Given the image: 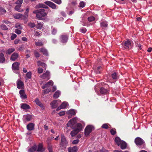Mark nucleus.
Here are the masks:
<instances>
[{"label":"nucleus","instance_id":"nucleus-1","mask_svg":"<svg viewBox=\"0 0 152 152\" xmlns=\"http://www.w3.org/2000/svg\"><path fill=\"white\" fill-rule=\"evenodd\" d=\"M77 118L75 117L70 120L67 124L66 129L68 130H69V127L72 129H75L78 132H79L82 128V126L81 124H76Z\"/></svg>","mask_w":152,"mask_h":152},{"label":"nucleus","instance_id":"nucleus-2","mask_svg":"<svg viewBox=\"0 0 152 152\" xmlns=\"http://www.w3.org/2000/svg\"><path fill=\"white\" fill-rule=\"evenodd\" d=\"M45 10L44 9L37 10L33 11V13L36 14V17L39 20H42V17L46 16L48 13L45 12Z\"/></svg>","mask_w":152,"mask_h":152},{"label":"nucleus","instance_id":"nucleus-3","mask_svg":"<svg viewBox=\"0 0 152 152\" xmlns=\"http://www.w3.org/2000/svg\"><path fill=\"white\" fill-rule=\"evenodd\" d=\"M134 142L136 145L139 148H143L145 147V143L144 141L141 138L137 137L135 140Z\"/></svg>","mask_w":152,"mask_h":152},{"label":"nucleus","instance_id":"nucleus-4","mask_svg":"<svg viewBox=\"0 0 152 152\" xmlns=\"http://www.w3.org/2000/svg\"><path fill=\"white\" fill-rule=\"evenodd\" d=\"M61 103V101L59 99L54 100L52 101L50 103L51 108L53 109L56 108Z\"/></svg>","mask_w":152,"mask_h":152},{"label":"nucleus","instance_id":"nucleus-5","mask_svg":"<svg viewBox=\"0 0 152 152\" xmlns=\"http://www.w3.org/2000/svg\"><path fill=\"white\" fill-rule=\"evenodd\" d=\"M68 144V142L66 140L64 134L61 135V138L60 145L61 147L63 148H66Z\"/></svg>","mask_w":152,"mask_h":152},{"label":"nucleus","instance_id":"nucleus-6","mask_svg":"<svg viewBox=\"0 0 152 152\" xmlns=\"http://www.w3.org/2000/svg\"><path fill=\"white\" fill-rule=\"evenodd\" d=\"M40 77L41 78L44 80H49L50 78V72L48 71H47L42 75H41Z\"/></svg>","mask_w":152,"mask_h":152},{"label":"nucleus","instance_id":"nucleus-7","mask_svg":"<svg viewBox=\"0 0 152 152\" xmlns=\"http://www.w3.org/2000/svg\"><path fill=\"white\" fill-rule=\"evenodd\" d=\"M93 126L89 125L86 127L85 129V134L86 136H88L91 132Z\"/></svg>","mask_w":152,"mask_h":152},{"label":"nucleus","instance_id":"nucleus-8","mask_svg":"<svg viewBox=\"0 0 152 152\" xmlns=\"http://www.w3.org/2000/svg\"><path fill=\"white\" fill-rule=\"evenodd\" d=\"M44 3L47 5L49 6L52 9H56V5L54 3L50 1H47L45 2Z\"/></svg>","mask_w":152,"mask_h":152},{"label":"nucleus","instance_id":"nucleus-9","mask_svg":"<svg viewBox=\"0 0 152 152\" xmlns=\"http://www.w3.org/2000/svg\"><path fill=\"white\" fill-rule=\"evenodd\" d=\"M68 39V37L67 35H63L60 37V40L62 43H65L67 42Z\"/></svg>","mask_w":152,"mask_h":152},{"label":"nucleus","instance_id":"nucleus-10","mask_svg":"<svg viewBox=\"0 0 152 152\" xmlns=\"http://www.w3.org/2000/svg\"><path fill=\"white\" fill-rule=\"evenodd\" d=\"M123 46L124 48L126 49L131 48L132 47V44L130 41L129 40L125 42Z\"/></svg>","mask_w":152,"mask_h":152},{"label":"nucleus","instance_id":"nucleus-11","mask_svg":"<svg viewBox=\"0 0 152 152\" xmlns=\"http://www.w3.org/2000/svg\"><path fill=\"white\" fill-rule=\"evenodd\" d=\"M20 63L18 62H14L12 65V69L14 71L18 70L19 69Z\"/></svg>","mask_w":152,"mask_h":152},{"label":"nucleus","instance_id":"nucleus-12","mask_svg":"<svg viewBox=\"0 0 152 152\" xmlns=\"http://www.w3.org/2000/svg\"><path fill=\"white\" fill-rule=\"evenodd\" d=\"M17 87L18 89H20L23 88L24 83L23 82L20 80L18 79L17 82Z\"/></svg>","mask_w":152,"mask_h":152},{"label":"nucleus","instance_id":"nucleus-13","mask_svg":"<svg viewBox=\"0 0 152 152\" xmlns=\"http://www.w3.org/2000/svg\"><path fill=\"white\" fill-rule=\"evenodd\" d=\"M19 94L20 98L22 99H25L27 98V96L25 94L24 90H20L19 91Z\"/></svg>","mask_w":152,"mask_h":152},{"label":"nucleus","instance_id":"nucleus-14","mask_svg":"<svg viewBox=\"0 0 152 152\" xmlns=\"http://www.w3.org/2000/svg\"><path fill=\"white\" fill-rule=\"evenodd\" d=\"M34 124L32 123H30L27 125V129L28 131H32L34 129Z\"/></svg>","mask_w":152,"mask_h":152},{"label":"nucleus","instance_id":"nucleus-15","mask_svg":"<svg viewBox=\"0 0 152 152\" xmlns=\"http://www.w3.org/2000/svg\"><path fill=\"white\" fill-rule=\"evenodd\" d=\"M53 81L52 80H50L47 83L44 85L42 87V88L43 89H45L47 87H48L50 86H53Z\"/></svg>","mask_w":152,"mask_h":152},{"label":"nucleus","instance_id":"nucleus-16","mask_svg":"<svg viewBox=\"0 0 152 152\" xmlns=\"http://www.w3.org/2000/svg\"><path fill=\"white\" fill-rule=\"evenodd\" d=\"M18 56L19 55L18 53H14L11 56L10 59L13 61H15L17 59Z\"/></svg>","mask_w":152,"mask_h":152},{"label":"nucleus","instance_id":"nucleus-17","mask_svg":"<svg viewBox=\"0 0 152 152\" xmlns=\"http://www.w3.org/2000/svg\"><path fill=\"white\" fill-rule=\"evenodd\" d=\"M20 108L23 110H27L30 109V106L26 103L22 104L20 106Z\"/></svg>","mask_w":152,"mask_h":152},{"label":"nucleus","instance_id":"nucleus-18","mask_svg":"<svg viewBox=\"0 0 152 152\" xmlns=\"http://www.w3.org/2000/svg\"><path fill=\"white\" fill-rule=\"evenodd\" d=\"M77 148L76 146L72 147H69L68 148V152H77Z\"/></svg>","mask_w":152,"mask_h":152},{"label":"nucleus","instance_id":"nucleus-19","mask_svg":"<svg viewBox=\"0 0 152 152\" xmlns=\"http://www.w3.org/2000/svg\"><path fill=\"white\" fill-rule=\"evenodd\" d=\"M45 150V149L43 147V145L42 143L39 144L38 146L37 151L43 152Z\"/></svg>","mask_w":152,"mask_h":152},{"label":"nucleus","instance_id":"nucleus-20","mask_svg":"<svg viewBox=\"0 0 152 152\" xmlns=\"http://www.w3.org/2000/svg\"><path fill=\"white\" fill-rule=\"evenodd\" d=\"M35 8L36 9H39L40 8H43L47 9L48 7L47 6L43 4L39 3L36 6Z\"/></svg>","mask_w":152,"mask_h":152},{"label":"nucleus","instance_id":"nucleus-21","mask_svg":"<svg viewBox=\"0 0 152 152\" xmlns=\"http://www.w3.org/2000/svg\"><path fill=\"white\" fill-rule=\"evenodd\" d=\"M5 61V58L4 54L2 53H0V63L3 64Z\"/></svg>","mask_w":152,"mask_h":152},{"label":"nucleus","instance_id":"nucleus-22","mask_svg":"<svg viewBox=\"0 0 152 152\" xmlns=\"http://www.w3.org/2000/svg\"><path fill=\"white\" fill-rule=\"evenodd\" d=\"M37 65L39 66H44L45 67V69H46V65L43 62H42L40 61H37Z\"/></svg>","mask_w":152,"mask_h":152},{"label":"nucleus","instance_id":"nucleus-23","mask_svg":"<svg viewBox=\"0 0 152 152\" xmlns=\"http://www.w3.org/2000/svg\"><path fill=\"white\" fill-rule=\"evenodd\" d=\"M40 52L42 53L44 55L46 56H48L47 50L45 48H41L40 49Z\"/></svg>","mask_w":152,"mask_h":152},{"label":"nucleus","instance_id":"nucleus-24","mask_svg":"<svg viewBox=\"0 0 152 152\" xmlns=\"http://www.w3.org/2000/svg\"><path fill=\"white\" fill-rule=\"evenodd\" d=\"M115 142L116 144L118 145H120L122 140H121L119 137H116L115 140Z\"/></svg>","mask_w":152,"mask_h":152},{"label":"nucleus","instance_id":"nucleus-25","mask_svg":"<svg viewBox=\"0 0 152 152\" xmlns=\"http://www.w3.org/2000/svg\"><path fill=\"white\" fill-rule=\"evenodd\" d=\"M121 148L122 149H126L127 147V144L124 141H122L121 145Z\"/></svg>","mask_w":152,"mask_h":152},{"label":"nucleus","instance_id":"nucleus-26","mask_svg":"<svg viewBox=\"0 0 152 152\" xmlns=\"http://www.w3.org/2000/svg\"><path fill=\"white\" fill-rule=\"evenodd\" d=\"M61 93L59 91H56L53 95V97L54 98L57 99L58 98L61 94Z\"/></svg>","mask_w":152,"mask_h":152},{"label":"nucleus","instance_id":"nucleus-27","mask_svg":"<svg viewBox=\"0 0 152 152\" xmlns=\"http://www.w3.org/2000/svg\"><path fill=\"white\" fill-rule=\"evenodd\" d=\"M100 25L103 29H105L107 26V22L105 21L102 22L100 23Z\"/></svg>","mask_w":152,"mask_h":152},{"label":"nucleus","instance_id":"nucleus-28","mask_svg":"<svg viewBox=\"0 0 152 152\" xmlns=\"http://www.w3.org/2000/svg\"><path fill=\"white\" fill-rule=\"evenodd\" d=\"M68 114L72 115H75L76 114V112L75 110L71 109L69 110L67 112Z\"/></svg>","mask_w":152,"mask_h":152},{"label":"nucleus","instance_id":"nucleus-29","mask_svg":"<svg viewBox=\"0 0 152 152\" xmlns=\"http://www.w3.org/2000/svg\"><path fill=\"white\" fill-rule=\"evenodd\" d=\"M111 77L112 79L114 80H117L118 78V76L115 72H114L111 75Z\"/></svg>","mask_w":152,"mask_h":152},{"label":"nucleus","instance_id":"nucleus-30","mask_svg":"<svg viewBox=\"0 0 152 152\" xmlns=\"http://www.w3.org/2000/svg\"><path fill=\"white\" fill-rule=\"evenodd\" d=\"M100 92L101 94H105L108 93V91L105 88L102 87L100 90Z\"/></svg>","mask_w":152,"mask_h":152},{"label":"nucleus","instance_id":"nucleus-31","mask_svg":"<svg viewBox=\"0 0 152 152\" xmlns=\"http://www.w3.org/2000/svg\"><path fill=\"white\" fill-rule=\"evenodd\" d=\"M21 5H17L15 7V10L18 12H21L23 11V10L20 8Z\"/></svg>","mask_w":152,"mask_h":152},{"label":"nucleus","instance_id":"nucleus-32","mask_svg":"<svg viewBox=\"0 0 152 152\" xmlns=\"http://www.w3.org/2000/svg\"><path fill=\"white\" fill-rule=\"evenodd\" d=\"M37 148V146L36 145H34L28 149V152H34Z\"/></svg>","mask_w":152,"mask_h":152},{"label":"nucleus","instance_id":"nucleus-33","mask_svg":"<svg viewBox=\"0 0 152 152\" xmlns=\"http://www.w3.org/2000/svg\"><path fill=\"white\" fill-rule=\"evenodd\" d=\"M74 130L72 131L70 133V135L72 137H74L75 136V135L78 132H78L76 129H74Z\"/></svg>","mask_w":152,"mask_h":152},{"label":"nucleus","instance_id":"nucleus-34","mask_svg":"<svg viewBox=\"0 0 152 152\" xmlns=\"http://www.w3.org/2000/svg\"><path fill=\"white\" fill-rule=\"evenodd\" d=\"M50 140V139L49 138H48L47 141L48 144V150L52 149V145L50 142L49 141Z\"/></svg>","mask_w":152,"mask_h":152},{"label":"nucleus","instance_id":"nucleus-35","mask_svg":"<svg viewBox=\"0 0 152 152\" xmlns=\"http://www.w3.org/2000/svg\"><path fill=\"white\" fill-rule=\"evenodd\" d=\"M66 12L68 15H71L74 12V10L73 9L71 10L68 9L67 10H66Z\"/></svg>","mask_w":152,"mask_h":152},{"label":"nucleus","instance_id":"nucleus-36","mask_svg":"<svg viewBox=\"0 0 152 152\" xmlns=\"http://www.w3.org/2000/svg\"><path fill=\"white\" fill-rule=\"evenodd\" d=\"M32 73L31 72H29L26 74V79L27 80L28 79H30L31 77Z\"/></svg>","mask_w":152,"mask_h":152},{"label":"nucleus","instance_id":"nucleus-37","mask_svg":"<svg viewBox=\"0 0 152 152\" xmlns=\"http://www.w3.org/2000/svg\"><path fill=\"white\" fill-rule=\"evenodd\" d=\"M43 26V23L40 22L38 23L36 27L38 29H42Z\"/></svg>","mask_w":152,"mask_h":152},{"label":"nucleus","instance_id":"nucleus-38","mask_svg":"<svg viewBox=\"0 0 152 152\" xmlns=\"http://www.w3.org/2000/svg\"><path fill=\"white\" fill-rule=\"evenodd\" d=\"M68 103L67 102H64L60 105L62 109H64L65 108L67 105Z\"/></svg>","mask_w":152,"mask_h":152},{"label":"nucleus","instance_id":"nucleus-39","mask_svg":"<svg viewBox=\"0 0 152 152\" xmlns=\"http://www.w3.org/2000/svg\"><path fill=\"white\" fill-rule=\"evenodd\" d=\"M15 50V49L13 48H9L7 51L6 53L8 54H10L13 52Z\"/></svg>","mask_w":152,"mask_h":152},{"label":"nucleus","instance_id":"nucleus-40","mask_svg":"<svg viewBox=\"0 0 152 152\" xmlns=\"http://www.w3.org/2000/svg\"><path fill=\"white\" fill-rule=\"evenodd\" d=\"M21 14L20 13L16 14L14 15V17L16 19H20Z\"/></svg>","mask_w":152,"mask_h":152},{"label":"nucleus","instance_id":"nucleus-41","mask_svg":"<svg viewBox=\"0 0 152 152\" xmlns=\"http://www.w3.org/2000/svg\"><path fill=\"white\" fill-rule=\"evenodd\" d=\"M6 12V10L4 8L0 6V15L4 14Z\"/></svg>","mask_w":152,"mask_h":152},{"label":"nucleus","instance_id":"nucleus-42","mask_svg":"<svg viewBox=\"0 0 152 152\" xmlns=\"http://www.w3.org/2000/svg\"><path fill=\"white\" fill-rule=\"evenodd\" d=\"M35 45L37 46H41L43 45L42 42L39 40L37 42H35Z\"/></svg>","mask_w":152,"mask_h":152},{"label":"nucleus","instance_id":"nucleus-43","mask_svg":"<svg viewBox=\"0 0 152 152\" xmlns=\"http://www.w3.org/2000/svg\"><path fill=\"white\" fill-rule=\"evenodd\" d=\"M25 119L27 121H30L32 118L31 116L30 115H27L25 116Z\"/></svg>","mask_w":152,"mask_h":152},{"label":"nucleus","instance_id":"nucleus-44","mask_svg":"<svg viewBox=\"0 0 152 152\" xmlns=\"http://www.w3.org/2000/svg\"><path fill=\"white\" fill-rule=\"evenodd\" d=\"M15 27L18 29H22V27L21 25L19 23H17L15 25Z\"/></svg>","mask_w":152,"mask_h":152},{"label":"nucleus","instance_id":"nucleus-45","mask_svg":"<svg viewBox=\"0 0 152 152\" xmlns=\"http://www.w3.org/2000/svg\"><path fill=\"white\" fill-rule=\"evenodd\" d=\"M51 91V89L50 88H48L43 91V93L45 94H47Z\"/></svg>","mask_w":152,"mask_h":152},{"label":"nucleus","instance_id":"nucleus-46","mask_svg":"<svg viewBox=\"0 0 152 152\" xmlns=\"http://www.w3.org/2000/svg\"><path fill=\"white\" fill-rule=\"evenodd\" d=\"M85 6V3L83 1H81L79 3V6L82 8L84 7Z\"/></svg>","mask_w":152,"mask_h":152},{"label":"nucleus","instance_id":"nucleus-47","mask_svg":"<svg viewBox=\"0 0 152 152\" xmlns=\"http://www.w3.org/2000/svg\"><path fill=\"white\" fill-rule=\"evenodd\" d=\"M34 102L38 106H39L40 104L42 103L39 100V99L38 98L36 99H35Z\"/></svg>","mask_w":152,"mask_h":152},{"label":"nucleus","instance_id":"nucleus-48","mask_svg":"<svg viewBox=\"0 0 152 152\" xmlns=\"http://www.w3.org/2000/svg\"><path fill=\"white\" fill-rule=\"evenodd\" d=\"M87 31L86 29L85 28H82L80 29V31L83 33H85Z\"/></svg>","mask_w":152,"mask_h":152},{"label":"nucleus","instance_id":"nucleus-49","mask_svg":"<svg viewBox=\"0 0 152 152\" xmlns=\"http://www.w3.org/2000/svg\"><path fill=\"white\" fill-rule=\"evenodd\" d=\"M23 1V0H18L17 1L15 2V4L21 5Z\"/></svg>","mask_w":152,"mask_h":152},{"label":"nucleus","instance_id":"nucleus-50","mask_svg":"<svg viewBox=\"0 0 152 152\" xmlns=\"http://www.w3.org/2000/svg\"><path fill=\"white\" fill-rule=\"evenodd\" d=\"M21 17H20V19H21L24 20H26L27 19L28 17H27V16H26L25 15L21 14Z\"/></svg>","mask_w":152,"mask_h":152},{"label":"nucleus","instance_id":"nucleus-51","mask_svg":"<svg viewBox=\"0 0 152 152\" xmlns=\"http://www.w3.org/2000/svg\"><path fill=\"white\" fill-rule=\"evenodd\" d=\"M51 1L58 4H60L61 3V0H51Z\"/></svg>","mask_w":152,"mask_h":152},{"label":"nucleus","instance_id":"nucleus-52","mask_svg":"<svg viewBox=\"0 0 152 152\" xmlns=\"http://www.w3.org/2000/svg\"><path fill=\"white\" fill-rule=\"evenodd\" d=\"M28 26L31 28H33L35 26V25L34 23L30 22L28 24Z\"/></svg>","mask_w":152,"mask_h":152},{"label":"nucleus","instance_id":"nucleus-53","mask_svg":"<svg viewBox=\"0 0 152 152\" xmlns=\"http://www.w3.org/2000/svg\"><path fill=\"white\" fill-rule=\"evenodd\" d=\"M37 71L39 73L41 74L43 72V71H44V69L42 68L39 67L38 68Z\"/></svg>","mask_w":152,"mask_h":152},{"label":"nucleus","instance_id":"nucleus-54","mask_svg":"<svg viewBox=\"0 0 152 152\" xmlns=\"http://www.w3.org/2000/svg\"><path fill=\"white\" fill-rule=\"evenodd\" d=\"M88 19L89 21H93L94 20L95 18L94 17L91 16L89 17L88 18Z\"/></svg>","mask_w":152,"mask_h":152},{"label":"nucleus","instance_id":"nucleus-55","mask_svg":"<svg viewBox=\"0 0 152 152\" xmlns=\"http://www.w3.org/2000/svg\"><path fill=\"white\" fill-rule=\"evenodd\" d=\"M102 128L107 129L108 128V126L107 124H103L102 126Z\"/></svg>","mask_w":152,"mask_h":152},{"label":"nucleus","instance_id":"nucleus-56","mask_svg":"<svg viewBox=\"0 0 152 152\" xmlns=\"http://www.w3.org/2000/svg\"><path fill=\"white\" fill-rule=\"evenodd\" d=\"M34 54L36 58L39 57L40 56V54L39 53L36 51H34Z\"/></svg>","mask_w":152,"mask_h":152},{"label":"nucleus","instance_id":"nucleus-57","mask_svg":"<svg viewBox=\"0 0 152 152\" xmlns=\"http://www.w3.org/2000/svg\"><path fill=\"white\" fill-rule=\"evenodd\" d=\"M79 142L78 139H77L76 140H74L72 141V143L74 145H75L77 144Z\"/></svg>","mask_w":152,"mask_h":152},{"label":"nucleus","instance_id":"nucleus-58","mask_svg":"<svg viewBox=\"0 0 152 152\" xmlns=\"http://www.w3.org/2000/svg\"><path fill=\"white\" fill-rule=\"evenodd\" d=\"M15 32L17 34H19L21 33V31L18 29L15 30Z\"/></svg>","mask_w":152,"mask_h":152},{"label":"nucleus","instance_id":"nucleus-59","mask_svg":"<svg viewBox=\"0 0 152 152\" xmlns=\"http://www.w3.org/2000/svg\"><path fill=\"white\" fill-rule=\"evenodd\" d=\"M57 29L55 28H53L52 31V33L53 35H55L57 32Z\"/></svg>","mask_w":152,"mask_h":152},{"label":"nucleus","instance_id":"nucleus-60","mask_svg":"<svg viewBox=\"0 0 152 152\" xmlns=\"http://www.w3.org/2000/svg\"><path fill=\"white\" fill-rule=\"evenodd\" d=\"M65 114V112L64 111H61L58 113V115L60 116L64 115Z\"/></svg>","mask_w":152,"mask_h":152},{"label":"nucleus","instance_id":"nucleus-61","mask_svg":"<svg viewBox=\"0 0 152 152\" xmlns=\"http://www.w3.org/2000/svg\"><path fill=\"white\" fill-rule=\"evenodd\" d=\"M17 37V35L15 34H12L11 37V39L12 40L14 39Z\"/></svg>","mask_w":152,"mask_h":152},{"label":"nucleus","instance_id":"nucleus-62","mask_svg":"<svg viewBox=\"0 0 152 152\" xmlns=\"http://www.w3.org/2000/svg\"><path fill=\"white\" fill-rule=\"evenodd\" d=\"M1 28L4 30H7V27L4 25L2 24L1 26Z\"/></svg>","mask_w":152,"mask_h":152},{"label":"nucleus","instance_id":"nucleus-63","mask_svg":"<svg viewBox=\"0 0 152 152\" xmlns=\"http://www.w3.org/2000/svg\"><path fill=\"white\" fill-rule=\"evenodd\" d=\"M136 47H137V48L139 49H142L141 48V47H142V45L141 44H138V43H136Z\"/></svg>","mask_w":152,"mask_h":152},{"label":"nucleus","instance_id":"nucleus-64","mask_svg":"<svg viewBox=\"0 0 152 152\" xmlns=\"http://www.w3.org/2000/svg\"><path fill=\"white\" fill-rule=\"evenodd\" d=\"M110 132L111 134L112 135H114V134H115L116 132L114 130L112 129L110 130Z\"/></svg>","mask_w":152,"mask_h":152}]
</instances>
